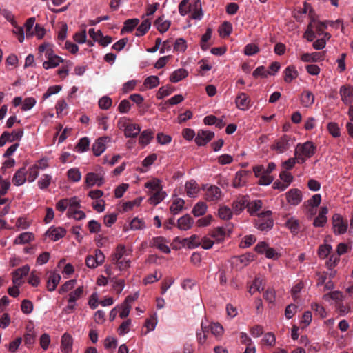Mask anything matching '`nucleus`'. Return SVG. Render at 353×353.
Masks as SVG:
<instances>
[{
    "label": "nucleus",
    "instance_id": "obj_1",
    "mask_svg": "<svg viewBox=\"0 0 353 353\" xmlns=\"http://www.w3.org/2000/svg\"><path fill=\"white\" fill-rule=\"evenodd\" d=\"M316 148L312 141L298 143L295 148L294 156L298 163H304L307 159L311 158L316 152Z\"/></svg>",
    "mask_w": 353,
    "mask_h": 353
},
{
    "label": "nucleus",
    "instance_id": "obj_2",
    "mask_svg": "<svg viewBox=\"0 0 353 353\" xmlns=\"http://www.w3.org/2000/svg\"><path fill=\"white\" fill-rule=\"evenodd\" d=\"M276 164L273 162L268 163L265 168L263 165H257L253 168L255 176L259 178V184L261 185H268L271 184L274 180L271 172L275 169Z\"/></svg>",
    "mask_w": 353,
    "mask_h": 353
},
{
    "label": "nucleus",
    "instance_id": "obj_3",
    "mask_svg": "<svg viewBox=\"0 0 353 353\" xmlns=\"http://www.w3.org/2000/svg\"><path fill=\"white\" fill-rule=\"evenodd\" d=\"M295 138L291 135L284 134L276 140L272 145L271 149L279 154L285 152L293 145Z\"/></svg>",
    "mask_w": 353,
    "mask_h": 353
},
{
    "label": "nucleus",
    "instance_id": "obj_4",
    "mask_svg": "<svg viewBox=\"0 0 353 353\" xmlns=\"http://www.w3.org/2000/svg\"><path fill=\"white\" fill-rule=\"evenodd\" d=\"M272 212L268 210L259 214L255 220V227L261 231H268L273 227V219L271 217Z\"/></svg>",
    "mask_w": 353,
    "mask_h": 353
},
{
    "label": "nucleus",
    "instance_id": "obj_5",
    "mask_svg": "<svg viewBox=\"0 0 353 353\" xmlns=\"http://www.w3.org/2000/svg\"><path fill=\"white\" fill-rule=\"evenodd\" d=\"M202 189L205 192L204 198L208 202H218L223 196L221 189L216 185L206 184Z\"/></svg>",
    "mask_w": 353,
    "mask_h": 353
},
{
    "label": "nucleus",
    "instance_id": "obj_6",
    "mask_svg": "<svg viewBox=\"0 0 353 353\" xmlns=\"http://www.w3.org/2000/svg\"><path fill=\"white\" fill-rule=\"evenodd\" d=\"M333 232L336 235L344 234L348 229L347 221L339 214H334L332 219Z\"/></svg>",
    "mask_w": 353,
    "mask_h": 353
},
{
    "label": "nucleus",
    "instance_id": "obj_7",
    "mask_svg": "<svg viewBox=\"0 0 353 353\" xmlns=\"http://www.w3.org/2000/svg\"><path fill=\"white\" fill-rule=\"evenodd\" d=\"M84 288L83 285L79 286L77 289L70 292L68 294V305L65 308L66 312L73 311L76 306V301L83 296Z\"/></svg>",
    "mask_w": 353,
    "mask_h": 353
},
{
    "label": "nucleus",
    "instance_id": "obj_8",
    "mask_svg": "<svg viewBox=\"0 0 353 353\" xmlns=\"http://www.w3.org/2000/svg\"><path fill=\"white\" fill-rule=\"evenodd\" d=\"M232 232V225L227 224L225 227H216L211 232V236L216 243L223 242L226 236H229Z\"/></svg>",
    "mask_w": 353,
    "mask_h": 353
},
{
    "label": "nucleus",
    "instance_id": "obj_9",
    "mask_svg": "<svg viewBox=\"0 0 353 353\" xmlns=\"http://www.w3.org/2000/svg\"><path fill=\"white\" fill-rule=\"evenodd\" d=\"M105 261V255L103 252L97 249L94 250V255H88L85 259V264L88 268L94 269L102 265Z\"/></svg>",
    "mask_w": 353,
    "mask_h": 353
},
{
    "label": "nucleus",
    "instance_id": "obj_10",
    "mask_svg": "<svg viewBox=\"0 0 353 353\" xmlns=\"http://www.w3.org/2000/svg\"><path fill=\"white\" fill-rule=\"evenodd\" d=\"M104 176L105 172L102 170L99 173L89 172L85 176V184L88 187L94 185L100 187L104 183Z\"/></svg>",
    "mask_w": 353,
    "mask_h": 353
},
{
    "label": "nucleus",
    "instance_id": "obj_11",
    "mask_svg": "<svg viewBox=\"0 0 353 353\" xmlns=\"http://www.w3.org/2000/svg\"><path fill=\"white\" fill-rule=\"evenodd\" d=\"M132 250L126 248L122 244L118 245L114 252L111 255L112 262H117L119 260L125 257L132 256Z\"/></svg>",
    "mask_w": 353,
    "mask_h": 353
},
{
    "label": "nucleus",
    "instance_id": "obj_12",
    "mask_svg": "<svg viewBox=\"0 0 353 353\" xmlns=\"http://www.w3.org/2000/svg\"><path fill=\"white\" fill-rule=\"evenodd\" d=\"M339 94L345 105H350L353 103V86L350 85H342L339 90Z\"/></svg>",
    "mask_w": 353,
    "mask_h": 353
},
{
    "label": "nucleus",
    "instance_id": "obj_13",
    "mask_svg": "<svg viewBox=\"0 0 353 353\" xmlns=\"http://www.w3.org/2000/svg\"><path fill=\"white\" fill-rule=\"evenodd\" d=\"M214 137V133L209 130H200L195 137V142L199 146L205 145Z\"/></svg>",
    "mask_w": 353,
    "mask_h": 353
},
{
    "label": "nucleus",
    "instance_id": "obj_14",
    "mask_svg": "<svg viewBox=\"0 0 353 353\" xmlns=\"http://www.w3.org/2000/svg\"><path fill=\"white\" fill-rule=\"evenodd\" d=\"M65 234L66 230L61 227L52 226L46 232V236L53 241H57L63 238Z\"/></svg>",
    "mask_w": 353,
    "mask_h": 353
},
{
    "label": "nucleus",
    "instance_id": "obj_15",
    "mask_svg": "<svg viewBox=\"0 0 353 353\" xmlns=\"http://www.w3.org/2000/svg\"><path fill=\"white\" fill-rule=\"evenodd\" d=\"M288 203L292 205H298L302 201V193L298 189H291L285 194Z\"/></svg>",
    "mask_w": 353,
    "mask_h": 353
},
{
    "label": "nucleus",
    "instance_id": "obj_16",
    "mask_svg": "<svg viewBox=\"0 0 353 353\" xmlns=\"http://www.w3.org/2000/svg\"><path fill=\"white\" fill-rule=\"evenodd\" d=\"M30 271L28 265H23L21 268L17 269L13 272L12 282L15 285H21L22 284V279L26 276Z\"/></svg>",
    "mask_w": 353,
    "mask_h": 353
},
{
    "label": "nucleus",
    "instance_id": "obj_17",
    "mask_svg": "<svg viewBox=\"0 0 353 353\" xmlns=\"http://www.w3.org/2000/svg\"><path fill=\"white\" fill-rule=\"evenodd\" d=\"M109 140L108 137H102L97 139L93 143L92 149L96 157L100 156L105 150V143Z\"/></svg>",
    "mask_w": 353,
    "mask_h": 353
},
{
    "label": "nucleus",
    "instance_id": "obj_18",
    "mask_svg": "<svg viewBox=\"0 0 353 353\" xmlns=\"http://www.w3.org/2000/svg\"><path fill=\"white\" fill-rule=\"evenodd\" d=\"M27 169L22 167L16 171L12 178V183L15 186H21L27 181Z\"/></svg>",
    "mask_w": 353,
    "mask_h": 353
},
{
    "label": "nucleus",
    "instance_id": "obj_19",
    "mask_svg": "<svg viewBox=\"0 0 353 353\" xmlns=\"http://www.w3.org/2000/svg\"><path fill=\"white\" fill-rule=\"evenodd\" d=\"M236 107L241 110H247L250 107V99L244 92H240L235 99Z\"/></svg>",
    "mask_w": 353,
    "mask_h": 353
},
{
    "label": "nucleus",
    "instance_id": "obj_20",
    "mask_svg": "<svg viewBox=\"0 0 353 353\" xmlns=\"http://www.w3.org/2000/svg\"><path fill=\"white\" fill-rule=\"evenodd\" d=\"M300 103L304 108H310L314 103V96L311 91L304 90L300 94Z\"/></svg>",
    "mask_w": 353,
    "mask_h": 353
},
{
    "label": "nucleus",
    "instance_id": "obj_21",
    "mask_svg": "<svg viewBox=\"0 0 353 353\" xmlns=\"http://www.w3.org/2000/svg\"><path fill=\"white\" fill-rule=\"evenodd\" d=\"M185 190L188 196L196 198L199 192V187L196 181L190 180L185 183Z\"/></svg>",
    "mask_w": 353,
    "mask_h": 353
},
{
    "label": "nucleus",
    "instance_id": "obj_22",
    "mask_svg": "<svg viewBox=\"0 0 353 353\" xmlns=\"http://www.w3.org/2000/svg\"><path fill=\"white\" fill-rule=\"evenodd\" d=\"M327 213V208L325 206L322 207L318 216L314 220L313 225L316 228L323 227L327 221L326 216Z\"/></svg>",
    "mask_w": 353,
    "mask_h": 353
},
{
    "label": "nucleus",
    "instance_id": "obj_23",
    "mask_svg": "<svg viewBox=\"0 0 353 353\" xmlns=\"http://www.w3.org/2000/svg\"><path fill=\"white\" fill-rule=\"evenodd\" d=\"M73 339L70 334L65 333L61 337V349L64 353H70L72 350Z\"/></svg>",
    "mask_w": 353,
    "mask_h": 353
},
{
    "label": "nucleus",
    "instance_id": "obj_24",
    "mask_svg": "<svg viewBox=\"0 0 353 353\" xmlns=\"http://www.w3.org/2000/svg\"><path fill=\"white\" fill-rule=\"evenodd\" d=\"M193 223V219L189 214H185L181 216L177 221L178 228L181 230H189L192 228Z\"/></svg>",
    "mask_w": 353,
    "mask_h": 353
},
{
    "label": "nucleus",
    "instance_id": "obj_25",
    "mask_svg": "<svg viewBox=\"0 0 353 353\" xmlns=\"http://www.w3.org/2000/svg\"><path fill=\"white\" fill-rule=\"evenodd\" d=\"M34 240V234L30 232H25L21 233L14 240L13 243L14 245L26 244L32 242Z\"/></svg>",
    "mask_w": 353,
    "mask_h": 353
},
{
    "label": "nucleus",
    "instance_id": "obj_26",
    "mask_svg": "<svg viewBox=\"0 0 353 353\" xmlns=\"http://www.w3.org/2000/svg\"><path fill=\"white\" fill-rule=\"evenodd\" d=\"M247 175V172L245 170L238 171L235 174V177L232 183V186L235 188L244 186L246 183Z\"/></svg>",
    "mask_w": 353,
    "mask_h": 353
},
{
    "label": "nucleus",
    "instance_id": "obj_27",
    "mask_svg": "<svg viewBox=\"0 0 353 353\" xmlns=\"http://www.w3.org/2000/svg\"><path fill=\"white\" fill-rule=\"evenodd\" d=\"M201 331L196 332V337L199 344L203 345L207 338V334L209 332V326L207 321H202L201 324Z\"/></svg>",
    "mask_w": 353,
    "mask_h": 353
},
{
    "label": "nucleus",
    "instance_id": "obj_28",
    "mask_svg": "<svg viewBox=\"0 0 353 353\" xmlns=\"http://www.w3.org/2000/svg\"><path fill=\"white\" fill-rule=\"evenodd\" d=\"M323 59L322 52L304 53L301 56V60L303 62H318Z\"/></svg>",
    "mask_w": 353,
    "mask_h": 353
},
{
    "label": "nucleus",
    "instance_id": "obj_29",
    "mask_svg": "<svg viewBox=\"0 0 353 353\" xmlns=\"http://www.w3.org/2000/svg\"><path fill=\"white\" fill-rule=\"evenodd\" d=\"M63 61L64 60L59 56H55L52 58L49 57V59H47V60L43 63V67L46 70L54 68Z\"/></svg>",
    "mask_w": 353,
    "mask_h": 353
},
{
    "label": "nucleus",
    "instance_id": "obj_30",
    "mask_svg": "<svg viewBox=\"0 0 353 353\" xmlns=\"http://www.w3.org/2000/svg\"><path fill=\"white\" fill-rule=\"evenodd\" d=\"M284 81L286 83H291L294 79H295L298 77V72L296 70L294 66L290 65L288 66L284 72Z\"/></svg>",
    "mask_w": 353,
    "mask_h": 353
},
{
    "label": "nucleus",
    "instance_id": "obj_31",
    "mask_svg": "<svg viewBox=\"0 0 353 353\" xmlns=\"http://www.w3.org/2000/svg\"><path fill=\"white\" fill-rule=\"evenodd\" d=\"M139 23V19L137 18L127 19L124 22L123 27L121 30V34H123L125 33L132 32L134 29V28L138 26Z\"/></svg>",
    "mask_w": 353,
    "mask_h": 353
},
{
    "label": "nucleus",
    "instance_id": "obj_32",
    "mask_svg": "<svg viewBox=\"0 0 353 353\" xmlns=\"http://www.w3.org/2000/svg\"><path fill=\"white\" fill-rule=\"evenodd\" d=\"M188 74V72L185 69L180 68L172 72L170 76V80L171 82L177 83L185 79Z\"/></svg>",
    "mask_w": 353,
    "mask_h": 353
},
{
    "label": "nucleus",
    "instance_id": "obj_33",
    "mask_svg": "<svg viewBox=\"0 0 353 353\" xmlns=\"http://www.w3.org/2000/svg\"><path fill=\"white\" fill-rule=\"evenodd\" d=\"M185 201L181 198H175L170 207V210L173 214H179L184 208Z\"/></svg>",
    "mask_w": 353,
    "mask_h": 353
},
{
    "label": "nucleus",
    "instance_id": "obj_34",
    "mask_svg": "<svg viewBox=\"0 0 353 353\" xmlns=\"http://www.w3.org/2000/svg\"><path fill=\"white\" fill-rule=\"evenodd\" d=\"M60 279L61 276L59 274L52 272L50 274L47 282L48 290L50 292L54 291L56 289L57 285L59 284Z\"/></svg>",
    "mask_w": 353,
    "mask_h": 353
},
{
    "label": "nucleus",
    "instance_id": "obj_35",
    "mask_svg": "<svg viewBox=\"0 0 353 353\" xmlns=\"http://www.w3.org/2000/svg\"><path fill=\"white\" fill-rule=\"evenodd\" d=\"M167 195L168 194L166 192L163 190L161 181L156 179V205L162 201L167 196Z\"/></svg>",
    "mask_w": 353,
    "mask_h": 353
},
{
    "label": "nucleus",
    "instance_id": "obj_36",
    "mask_svg": "<svg viewBox=\"0 0 353 353\" xmlns=\"http://www.w3.org/2000/svg\"><path fill=\"white\" fill-rule=\"evenodd\" d=\"M140 131L139 126L133 123H128L124 129V133L127 137H134L139 134Z\"/></svg>",
    "mask_w": 353,
    "mask_h": 353
},
{
    "label": "nucleus",
    "instance_id": "obj_37",
    "mask_svg": "<svg viewBox=\"0 0 353 353\" xmlns=\"http://www.w3.org/2000/svg\"><path fill=\"white\" fill-rule=\"evenodd\" d=\"M207 210L208 205L206 203L203 201H199L194 205L192 212L194 216L198 217L205 214Z\"/></svg>",
    "mask_w": 353,
    "mask_h": 353
},
{
    "label": "nucleus",
    "instance_id": "obj_38",
    "mask_svg": "<svg viewBox=\"0 0 353 353\" xmlns=\"http://www.w3.org/2000/svg\"><path fill=\"white\" fill-rule=\"evenodd\" d=\"M170 26V21L168 19H164L163 17H160L156 19V28L161 32H166Z\"/></svg>",
    "mask_w": 353,
    "mask_h": 353
},
{
    "label": "nucleus",
    "instance_id": "obj_39",
    "mask_svg": "<svg viewBox=\"0 0 353 353\" xmlns=\"http://www.w3.org/2000/svg\"><path fill=\"white\" fill-rule=\"evenodd\" d=\"M27 181L29 183H32L39 176V166L37 164L32 165L29 167L28 170H27Z\"/></svg>",
    "mask_w": 353,
    "mask_h": 353
},
{
    "label": "nucleus",
    "instance_id": "obj_40",
    "mask_svg": "<svg viewBox=\"0 0 353 353\" xmlns=\"http://www.w3.org/2000/svg\"><path fill=\"white\" fill-rule=\"evenodd\" d=\"M285 225L294 234H298L300 230L299 222L294 217L288 219L285 223Z\"/></svg>",
    "mask_w": 353,
    "mask_h": 353
},
{
    "label": "nucleus",
    "instance_id": "obj_41",
    "mask_svg": "<svg viewBox=\"0 0 353 353\" xmlns=\"http://www.w3.org/2000/svg\"><path fill=\"white\" fill-rule=\"evenodd\" d=\"M35 23V18L30 17L29 18L24 24V32L26 33V37H32L34 36V25Z\"/></svg>",
    "mask_w": 353,
    "mask_h": 353
},
{
    "label": "nucleus",
    "instance_id": "obj_42",
    "mask_svg": "<svg viewBox=\"0 0 353 353\" xmlns=\"http://www.w3.org/2000/svg\"><path fill=\"white\" fill-rule=\"evenodd\" d=\"M151 26V21L146 19L137 28L136 36L141 37L144 35Z\"/></svg>",
    "mask_w": 353,
    "mask_h": 353
},
{
    "label": "nucleus",
    "instance_id": "obj_43",
    "mask_svg": "<svg viewBox=\"0 0 353 353\" xmlns=\"http://www.w3.org/2000/svg\"><path fill=\"white\" fill-rule=\"evenodd\" d=\"M247 210L250 215H253L262 208V201L261 200H254L248 203L246 205Z\"/></svg>",
    "mask_w": 353,
    "mask_h": 353
},
{
    "label": "nucleus",
    "instance_id": "obj_44",
    "mask_svg": "<svg viewBox=\"0 0 353 353\" xmlns=\"http://www.w3.org/2000/svg\"><path fill=\"white\" fill-rule=\"evenodd\" d=\"M154 330V318L152 315L148 319H146L144 325L141 330V335H147L150 332Z\"/></svg>",
    "mask_w": 353,
    "mask_h": 353
},
{
    "label": "nucleus",
    "instance_id": "obj_45",
    "mask_svg": "<svg viewBox=\"0 0 353 353\" xmlns=\"http://www.w3.org/2000/svg\"><path fill=\"white\" fill-rule=\"evenodd\" d=\"M194 10H193V6H192V11H190L192 12L191 17L196 20H201L203 17V13L199 0L194 2Z\"/></svg>",
    "mask_w": 353,
    "mask_h": 353
},
{
    "label": "nucleus",
    "instance_id": "obj_46",
    "mask_svg": "<svg viewBox=\"0 0 353 353\" xmlns=\"http://www.w3.org/2000/svg\"><path fill=\"white\" fill-rule=\"evenodd\" d=\"M218 216L223 220H230L232 217V211L227 206H221L218 210Z\"/></svg>",
    "mask_w": 353,
    "mask_h": 353
},
{
    "label": "nucleus",
    "instance_id": "obj_47",
    "mask_svg": "<svg viewBox=\"0 0 353 353\" xmlns=\"http://www.w3.org/2000/svg\"><path fill=\"white\" fill-rule=\"evenodd\" d=\"M52 179V176L50 174H43L37 182L39 188L41 190H45L48 188L51 183Z\"/></svg>",
    "mask_w": 353,
    "mask_h": 353
},
{
    "label": "nucleus",
    "instance_id": "obj_48",
    "mask_svg": "<svg viewBox=\"0 0 353 353\" xmlns=\"http://www.w3.org/2000/svg\"><path fill=\"white\" fill-rule=\"evenodd\" d=\"M169 241L162 237H156V248H159L163 253H169L170 249L168 246Z\"/></svg>",
    "mask_w": 353,
    "mask_h": 353
},
{
    "label": "nucleus",
    "instance_id": "obj_49",
    "mask_svg": "<svg viewBox=\"0 0 353 353\" xmlns=\"http://www.w3.org/2000/svg\"><path fill=\"white\" fill-rule=\"evenodd\" d=\"M30 225L31 221H29L26 217L20 216L16 221L15 227L18 230H26L30 226Z\"/></svg>",
    "mask_w": 353,
    "mask_h": 353
},
{
    "label": "nucleus",
    "instance_id": "obj_50",
    "mask_svg": "<svg viewBox=\"0 0 353 353\" xmlns=\"http://www.w3.org/2000/svg\"><path fill=\"white\" fill-rule=\"evenodd\" d=\"M90 141L88 137L81 138L75 146V149L78 152L82 153L85 152L89 147Z\"/></svg>",
    "mask_w": 353,
    "mask_h": 353
},
{
    "label": "nucleus",
    "instance_id": "obj_51",
    "mask_svg": "<svg viewBox=\"0 0 353 353\" xmlns=\"http://www.w3.org/2000/svg\"><path fill=\"white\" fill-rule=\"evenodd\" d=\"M68 179L73 182H78L81 179V173L79 168H71L68 171Z\"/></svg>",
    "mask_w": 353,
    "mask_h": 353
},
{
    "label": "nucleus",
    "instance_id": "obj_52",
    "mask_svg": "<svg viewBox=\"0 0 353 353\" xmlns=\"http://www.w3.org/2000/svg\"><path fill=\"white\" fill-rule=\"evenodd\" d=\"M112 263L115 264L119 270H125L130 266L131 256L123 258L117 262H112Z\"/></svg>",
    "mask_w": 353,
    "mask_h": 353
},
{
    "label": "nucleus",
    "instance_id": "obj_53",
    "mask_svg": "<svg viewBox=\"0 0 353 353\" xmlns=\"http://www.w3.org/2000/svg\"><path fill=\"white\" fill-rule=\"evenodd\" d=\"M321 25L324 28H327L328 26L338 28L339 26H341V31L343 32L344 30L343 21L342 19H337L336 21H325L321 23Z\"/></svg>",
    "mask_w": 353,
    "mask_h": 353
},
{
    "label": "nucleus",
    "instance_id": "obj_54",
    "mask_svg": "<svg viewBox=\"0 0 353 353\" xmlns=\"http://www.w3.org/2000/svg\"><path fill=\"white\" fill-rule=\"evenodd\" d=\"M37 103V100L34 97H27L26 98L23 103L21 106V110L23 111H28L31 110Z\"/></svg>",
    "mask_w": 353,
    "mask_h": 353
},
{
    "label": "nucleus",
    "instance_id": "obj_55",
    "mask_svg": "<svg viewBox=\"0 0 353 353\" xmlns=\"http://www.w3.org/2000/svg\"><path fill=\"white\" fill-rule=\"evenodd\" d=\"M213 221V216L211 214H208L207 216L199 219L196 222V225L197 227L199 228H204L209 226Z\"/></svg>",
    "mask_w": 353,
    "mask_h": 353
},
{
    "label": "nucleus",
    "instance_id": "obj_56",
    "mask_svg": "<svg viewBox=\"0 0 353 353\" xmlns=\"http://www.w3.org/2000/svg\"><path fill=\"white\" fill-rule=\"evenodd\" d=\"M263 290L262 280L259 278L255 279L252 285L250 287L248 292L251 294H254L256 292H260Z\"/></svg>",
    "mask_w": 353,
    "mask_h": 353
},
{
    "label": "nucleus",
    "instance_id": "obj_57",
    "mask_svg": "<svg viewBox=\"0 0 353 353\" xmlns=\"http://www.w3.org/2000/svg\"><path fill=\"white\" fill-rule=\"evenodd\" d=\"M232 30V25L228 22L225 21L219 28V34L221 37H225L229 36Z\"/></svg>",
    "mask_w": 353,
    "mask_h": 353
},
{
    "label": "nucleus",
    "instance_id": "obj_58",
    "mask_svg": "<svg viewBox=\"0 0 353 353\" xmlns=\"http://www.w3.org/2000/svg\"><path fill=\"white\" fill-rule=\"evenodd\" d=\"M259 48L255 43H248L244 48V54L247 56H252L259 52Z\"/></svg>",
    "mask_w": 353,
    "mask_h": 353
},
{
    "label": "nucleus",
    "instance_id": "obj_59",
    "mask_svg": "<svg viewBox=\"0 0 353 353\" xmlns=\"http://www.w3.org/2000/svg\"><path fill=\"white\" fill-rule=\"evenodd\" d=\"M192 5H188V0H182L179 5V12L181 15L185 16L189 12L192 11Z\"/></svg>",
    "mask_w": 353,
    "mask_h": 353
},
{
    "label": "nucleus",
    "instance_id": "obj_60",
    "mask_svg": "<svg viewBox=\"0 0 353 353\" xmlns=\"http://www.w3.org/2000/svg\"><path fill=\"white\" fill-rule=\"evenodd\" d=\"M208 325L209 326V332L210 331L215 336H220L223 332V327L218 323H211L210 325L208 323Z\"/></svg>",
    "mask_w": 353,
    "mask_h": 353
},
{
    "label": "nucleus",
    "instance_id": "obj_61",
    "mask_svg": "<svg viewBox=\"0 0 353 353\" xmlns=\"http://www.w3.org/2000/svg\"><path fill=\"white\" fill-rule=\"evenodd\" d=\"M332 250V247L331 245H329V244L322 245L319 248L318 254L320 258L325 259L330 254Z\"/></svg>",
    "mask_w": 353,
    "mask_h": 353
},
{
    "label": "nucleus",
    "instance_id": "obj_62",
    "mask_svg": "<svg viewBox=\"0 0 353 353\" xmlns=\"http://www.w3.org/2000/svg\"><path fill=\"white\" fill-rule=\"evenodd\" d=\"M68 210L67 212L71 213V212L75 209H80V200L77 197L74 196L69 199H68Z\"/></svg>",
    "mask_w": 353,
    "mask_h": 353
},
{
    "label": "nucleus",
    "instance_id": "obj_63",
    "mask_svg": "<svg viewBox=\"0 0 353 353\" xmlns=\"http://www.w3.org/2000/svg\"><path fill=\"white\" fill-rule=\"evenodd\" d=\"M99 106L102 110H108L112 103V99L109 97L104 96L99 100Z\"/></svg>",
    "mask_w": 353,
    "mask_h": 353
},
{
    "label": "nucleus",
    "instance_id": "obj_64",
    "mask_svg": "<svg viewBox=\"0 0 353 353\" xmlns=\"http://www.w3.org/2000/svg\"><path fill=\"white\" fill-rule=\"evenodd\" d=\"M245 207V200L243 198L234 201L232 203V209L236 214H239Z\"/></svg>",
    "mask_w": 353,
    "mask_h": 353
}]
</instances>
